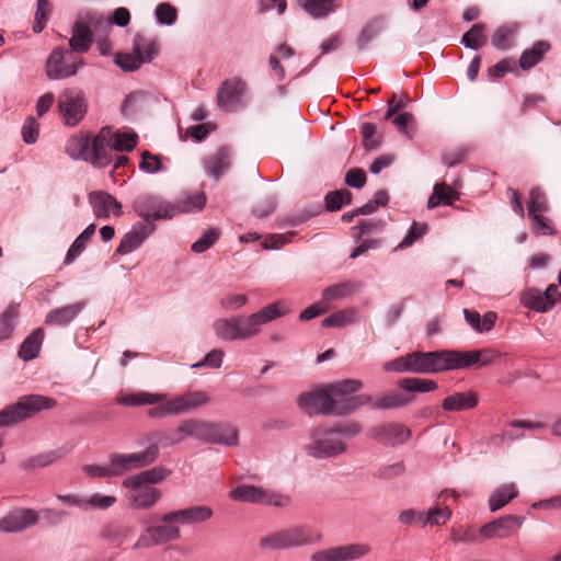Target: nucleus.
I'll use <instances>...</instances> for the list:
<instances>
[{
  "label": "nucleus",
  "mask_w": 561,
  "mask_h": 561,
  "mask_svg": "<svg viewBox=\"0 0 561 561\" xmlns=\"http://www.w3.org/2000/svg\"><path fill=\"white\" fill-rule=\"evenodd\" d=\"M369 436L387 446L402 445L411 437V430L402 423L389 422L369 430Z\"/></svg>",
  "instance_id": "nucleus-12"
},
{
  "label": "nucleus",
  "mask_w": 561,
  "mask_h": 561,
  "mask_svg": "<svg viewBox=\"0 0 561 561\" xmlns=\"http://www.w3.org/2000/svg\"><path fill=\"white\" fill-rule=\"evenodd\" d=\"M288 309L280 302L271 304L255 313L248 317L237 316L239 322L240 340H249L260 333V327L282 316H285Z\"/></svg>",
  "instance_id": "nucleus-7"
},
{
  "label": "nucleus",
  "mask_w": 561,
  "mask_h": 561,
  "mask_svg": "<svg viewBox=\"0 0 561 561\" xmlns=\"http://www.w3.org/2000/svg\"><path fill=\"white\" fill-rule=\"evenodd\" d=\"M163 399L162 394L140 391L118 397L117 403L124 407L153 405Z\"/></svg>",
  "instance_id": "nucleus-38"
},
{
  "label": "nucleus",
  "mask_w": 561,
  "mask_h": 561,
  "mask_svg": "<svg viewBox=\"0 0 561 561\" xmlns=\"http://www.w3.org/2000/svg\"><path fill=\"white\" fill-rule=\"evenodd\" d=\"M146 440L151 445H156L157 449H160V447L167 448L180 444L176 438L174 428L171 431H152L151 433L146 435Z\"/></svg>",
  "instance_id": "nucleus-50"
},
{
  "label": "nucleus",
  "mask_w": 561,
  "mask_h": 561,
  "mask_svg": "<svg viewBox=\"0 0 561 561\" xmlns=\"http://www.w3.org/2000/svg\"><path fill=\"white\" fill-rule=\"evenodd\" d=\"M67 154L75 160H91V138L89 135L73 136L66 146Z\"/></svg>",
  "instance_id": "nucleus-33"
},
{
  "label": "nucleus",
  "mask_w": 561,
  "mask_h": 561,
  "mask_svg": "<svg viewBox=\"0 0 561 561\" xmlns=\"http://www.w3.org/2000/svg\"><path fill=\"white\" fill-rule=\"evenodd\" d=\"M478 358V352L476 350H443V371L458 370L469 367L477 368Z\"/></svg>",
  "instance_id": "nucleus-21"
},
{
  "label": "nucleus",
  "mask_w": 561,
  "mask_h": 561,
  "mask_svg": "<svg viewBox=\"0 0 561 561\" xmlns=\"http://www.w3.org/2000/svg\"><path fill=\"white\" fill-rule=\"evenodd\" d=\"M138 136L135 133H114L115 151H131L137 145Z\"/></svg>",
  "instance_id": "nucleus-64"
},
{
  "label": "nucleus",
  "mask_w": 561,
  "mask_h": 561,
  "mask_svg": "<svg viewBox=\"0 0 561 561\" xmlns=\"http://www.w3.org/2000/svg\"><path fill=\"white\" fill-rule=\"evenodd\" d=\"M362 432V425L356 421H351L345 424H337L332 427H327L323 430V434L331 435V434H339L345 437H355Z\"/></svg>",
  "instance_id": "nucleus-63"
},
{
  "label": "nucleus",
  "mask_w": 561,
  "mask_h": 561,
  "mask_svg": "<svg viewBox=\"0 0 561 561\" xmlns=\"http://www.w3.org/2000/svg\"><path fill=\"white\" fill-rule=\"evenodd\" d=\"M337 0H298L302 9L312 18H325L335 9Z\"/></svg>",
  "instance_id": "nucleus-40"
},
{
  "label": "nucleus",
  "mask_w": 561,
  "mask_h": 561,
  "mask_svg": "<svg viewBox=\"0 0 561 561\" xmlns=\"http://www.w3.org/2000/svg\"><path fill=\"white\" fill-rule=\"evenodd\" d=\"M156 230L154 225H146L138 222L133 226L131 230L128 231L121 240L116 249V253L125 255L138 249L141 243L151 236Z\"/></svg>",
  "instance_id": "nucleus-20"
},
{
  "label": "nucleus",
  "mask_w": 561,
  "mask_h": 561,
  "mask_svg": "<svg viewBox=\"0 0 561 561\" xmlns=\"http://www.w3.org/2000/svg\"><path fill=\"white\" fill-rule=\"evenodd\" d=\"M85 307L87 302L84 300H80L55 308L46 314L45 323L51 327H67L79 317Z\"/></svg>",
  "instance_id": "nucleus-19"
},
{
  "label": "nucleus",
  "mask_w": 561,
  "mask_h": 561,
  "mask_svg": "<svg viewBox=\"0 0 561 561\" xmlns=\"http://www.w3.org/2000/svg\"><path fill=\"white\" fill-rule=\"evenodd\" d=\"M358 321V311L355 308H345L323 319L324 328H343Z\"/></svg>",
  "instance_id": "nucleus-41"
},
{
  "label": "nucleus",
  "mask_w": 561,
  "mask_h": 561,
  "mask_svg": "<svg viewBox=\"0 0 561 561\" xmlns=\"http://www.w3.org/2000/svg\"><path fill=\"white\" fill-rule=\"evenodd\" d=\"M133 51L139 54L145 62H150L159 51L158 42L154 38L136 34L133 39Z\"/></svg>",
  "instance_id": "nucleus-35"
},
{
  "label": "nucleus",
  "mask_w": 561,
  "mask_h": 561,
  "mask_svg": "<svg viewBox=\"0 0 561 561\" xmlns=\"http://www.w3.org/2000/svg\"><path fill=\"white\" fill-rule=\"evenodd\" d=\"M213 516V510L206 505L190 506L162 515L161 523H176L182 525L198 524L208 520Z\"/></svg>",
  "instance_id": "nucleus-16"
},
{
  "label": "nucleus",
  "mask_w": 561,
  "mask_h": 561,
  "mask_svg": "<svg viewBox=\"0 0 561 561\" xmlns=\"http://www.w3.org/2000/svg\"><path fill=\"white\" fill-rule=\"evenodd\" d=\"M66 53L67 51L60 47L55 48L50 53L46 61V75L49 79L59 80L75 76L77 73L80 62L64 65Z\"/></svg>",
  "instance_id": "nucleus-18"
},
{
  "label": "nucleus",
  "mask_w": 561,
  "mask_h": 561,
  "mask_svg": "<svg viewBox=\"0 0 561 561\" xmlns=\"http://www.w3.org/2000/svg\"><path fill=\"white\" fill-rule=\"evenodd\" d=\"M93 35L90 26L83 20H77L72 27V36L69 39V46L72 51L85 53L90 49Z\"/></svg>",
  "instance_id": "nucleus-26"
},
{
  "label": "nucleus",
  "mask_w": 561,
  "mask_h": 561,
  "mask_svg": "<svg viewBox=\"0 0 561 561\" xmlns=\"http://www.w3.org/2000/svg\"><path fill=\"white\" fill-rule=\"evenodd\" d=\"M517 26L515 24L497 27L491 37L492 45L499 50H508L513 46Z\"/></svg>",
  "instance_id": "nucleus-44"
},
{
  "label": "nucleus",
  "mask_w": 561,
  "mask_h": 561,
  "mask_svg": "<svg viewBox=\"0 0 561 561\" xmlns=\"http://www.w3.org/2000/svg\"><path fill=\"white\" fill-rule=\"evenodd\" d=\"M543 293L537 288L525 289L519 297L520 304L534 311L546 312L549 310V304L543 299Z\"/></svg>",
  "instance_id": "nucleus-43"
},
{
  "label": "nucleus",
  "mask_w": 561,
  "mask_h": 561,
  "mask_svg": "<svg viewBox=\"0 0 561 561\" xmlns=\"http://www.w3.org/2000/svg\"><path fill=\"white\" fill-rule=\"evenodd\" d=\"M44 341V330L37 328L25 337L19 350V357L25 362L32 360L38 356Z\"/></svg>",
  "instance_id": "nucleus-34"
},
{
  "label": "nucleus",
  "mask_w": 561,
  "mask_h": 561,
  "mask_svg": "<svg viewBox=\"0 0 561 561\" xmlns=\"http://www.w3.org/2000/svg\"><path fill=\"white\" fill-rule=\"evenodd\" d=\"M231 152L227 147H220L214 154L207 157L204 161L206 172L218 180L220 175L230 168Z\"/></svg>",
  "instance_id": "nucleus-25"
},
{
  "label": "nucleus",
  "mask_w": 561,
  "mask_h": 561,
  "mask_svg": "<svg viewBox=\"0 0 561 561\" xmlns=\"http://www.w3.org/2000/svg\"><path fill=\"white\" fill-rule=\"evenodd\" d=\"M116 503V497L113 495H104L101 493H93L84 496V511L100 510L105 511Z\"/></svg>",
  "instance_id": "nucleus-56"
},
{
  "label": "nucleus",
  "mask_w": 561,
  "mask_h": 561,
  "mask_svg": "<svg viewBox=\"0 0 561 561\" xmlns=\"http://www.w3.org/2000/svg\"><path fill=\"white\" fill-rule=\"evenodd\" d=\"M164 399L156 403L148 410V416L151 419H164L178 415L173 399H168L165 393H161Z\"/></svg>",
  "instance_id": "nucleus-57"
},
{
  "label": "nucleus",
  "mask_w": 561,
  "mask_h": 561,
  "mask_svg": "<svg viewBox=\"0 0 561 561\" xmlns=\"http://www.w3.org/2000/svg\"><path fill=\"white\" fill-rule=\"evenodd\" d=\"M459 193L445 183H436L427 201V208L434 209L440 205L450 206L459 199Z\"/></svg>",
  "instance_id": "nucleus-32"
},
{
  "label": "nucleus",
  "mask_w": 561,
  "mask_h": 561,
  "mask_svg": "<svg viewBox=\"0 0 561 561\" xmlns=\"http://www.w3.org/2000/svg\"><path fill=\"white\" fill-rule=\"evenodd\" d=\"M357 290V285L345 282L327 287L322 293V300L327 304L332 300L346 298Z\"/></svg>",
  "instance_id": "nucleus-47"
},
{
  "label": "nucleus",
  "mask_w": 561,
  "mask_h": 561,
  "mask_svg": "<svg viewBox=\"0 0 561 561\" xmlns=\"http://www.w3.org/2000/svg\"><path fill=\"white\" fill-rule=\"evenodd\" d=\"M134 211L147 224L161 219H171L174 217L172 203L152 194H140L133 202Z\"/></svg>",
  "instance_id": "nucleus-6"
},
{
  "label": "nucleus",
  "mask_w": 561,
  "mask_h": 561,
  "mask_svg": "<svg viewBox=\"0 0 561 561\" xmlns=\"http://www.w3.org/2000/svg\"><path fill=\"white\" fill-rule=\"evenodd\" d=\"M207 202V196L204 192L183 194L174 204V216L176 214H188L201 211Z\"/></svg>",
  "instance_id": "nucleus-29"
},
{
  "label": "nucleus",
  "mask_w": 561,
  "mask_h": 561,
  "mask_svg": "<svg viewBox=\"0 0 561 561\" xmlns=\"http://www.w3.org/2000/svg\"><path fill=\"white\" fill-rule=\"evenodd\" d=\"M19 307V304L12 302L0 313V342L12 336L20 314Z\"/></svg>",
  "instance_id": "nucleus-36"
},
{
  "label": "nucleus",
  "mask_w": 561,
  "mask_h": 561,
  "mask_svg": "<svg viewBox=\"0 0 561 561\" xmlns=\"http://www.w3.org/2000/svg\"><path fill=\"white\" fill-rule=\"evenodd\" d=\"M385 371L410 374L443 373V350L432 352L414 351L389 360L382 366Z\"/></svg>",
  "instance_id": "nucleus-1"
},
{
  "label": "nucleus",
  "mask_w": 561,
  "mask_h": 561,
  "mask_svg": "<svg viewBox=\"0 0 561 561\" xmlns=\"http://www.w3.org/2000/svg\"><path fill=\"white\" fill-rule=\"evenodd\" d=\"M363 137V147L365 150H377L381 145V136L377 135L376 125L369 122L363 123L360 126Z\"/></svg>",
  "instance_id": "nucleus-54"
},
{
  "label": "nucleus",
  "mask_w": 561,
  "mask_h": 561,
  "mask_svg": "<svg viewBox=\"0 0 561 561\" xmlns=\"http://www.w3.org/2000/svg\"><path fill=\"white\" fill-rule=\"evenodd\" d=\"M520 525L522 518L515 515H506L500 517L491 523L483 525L480 528V535L484 538H503L512 531V525Z\"/></svg>",
  "instance_id": "nucleus-24"
},
{
  "label": "nucleus",
  "mask_w": 561,
  "mask_h": 561,
  "mask_svg": "<svg viewBox=\"0 0 561 561\" xmlns=\"http://www.w3.org/2000/svg\"><path fill=\"white\" fill-rule=\"evenodd\" d=\"M58 111L65 125H78L88 112V102L84 92L78 88H67L58 95Z\"/></svg>",
  "instance_id": "nucleus-5"
},
{
  "label": "nucleus",
  "mask_w": 561,
  "mask_h": 561,
  "mask_svg": "<svg viewBox=\"0 0 561 561\" xmlns=\"http://www.w3.org/2000/svg\"><path fill=\"white\" fill-rule=\"evenodd\" d=\"M247 83L238 77L226 79L217 90V105L219 108L231 112L241 103Z\"/></svg>",
  "instance_id": "nucleus-13"
},
{
  "label": "nucleus",
  "mask_w": 561,
  "mask_h": 561,
  "mask_svg": "<svg viewBox=\"0 0 561 561\" xmlns=\"http://www.w3.org/2000/svg\"><path fill=\"white\" fill-rule=\"evenodd\" d=\"M398 386L407 392H431L437 389V383L431 379L403 378L398 381Z\"/></svg>",
  "instance_id": "nucleus-49"
},
{
  "label": "nucleus",
  "mask_w": 561,
  "mask_h": 561,
  "mask_svg": "<svg viewBox=\"0 0 561 561\" xmlns=\"http://www.w3.org/2000/svg\"><path fill=\"white\" fill-rule=\"evenodd\" d=\"M62 456L64 453L60 449L42 453L23 461L21 463V468L24 470H35L37 468H44L59 460Z\"/></svg>",
  "instance_id": "nucleus-46"
},
{
  "label": "nucleus",
  "mask_w": 561,
  "mask_h": 561,
  "mask_svg": "<svg viewBox=\"0 0 561 561\" xmlns=\"http://www.w3.org/2000/svg\"><path fill=\"white\" fill-rule=\"evenodd\" d=\"M548 203L545 193L539 187H533L527 203L528 216L548 211Z\"/></svg>",
  "instance_id": "nucleus-55"
},
{
  "label": "nucleus",
  "mask_w": 561,
  "mask_h": 561,
  "mask_svg": "<svg viewBox=\"0 0 561 561\" xmlns=\"http://www.w3.org/2000/svg\"><path fill=\"white\" fill-rule=\"evenodd\" d=\"M96 226L94 224L89 225L73 241L69 248L65 263L70 264L77 256L84 250L85 243L92 238L95 232Z\"/></svg>",
  "instance_id": "nucleus-48"
},
{
  "label": "nucleus",
  "mask_w": 561,
  "mask_h": 561,
  "mask_svg": "<svg viewBox=\"0 0 561 561\" xmlns=\"http://www.w3.org/2000/svg\"><path fill=\"white\" fill-rule=\"evenodd\" d=\"M321 211V206L318 205L313 208H304L297 215L286 216L279 220L278 226L283 227H296L302 222H306L310 218L314 217Z\"/></svg>",
  "instance_id": "nucleus-59"
},
{
  "label": "nucleus",
  "mask_w": 561,
  "mask_h": 561,
  "mask_svg": "<svg viewBox=\"0 0 561 561\" xmlns=\"http://www.w3.org/2000/svg\"><path fill=\"white\" fill-rule=\"evenodd\" d=\"M485 26L482 23L473 24L461 37V44L470 49H478L485 43Z\"/></svg>",
  "instance_id": "nucleus-51"
},
{
  "label": "nucleus",
  "mask_w": 561,
  "mask_h": 561,
  "mask_svg": "<svg viewBox=\"0 0 561 561\" xmlns=\"http://www.w3.org/2000/svg\"><path fill=\"white\" fill-rule=\"evenodd\" d=\"M130 489L128 501L138 510L152 507L161 497L162 493L153 486H127Z\"/></svg>",
  "instance_id": "nucleus-23"
},
{
  "label": "nucleus",
  "mask_w": 561,
  "mask_h": 561,
  "mask_svg": "<svg viewBox=\"0 0 561 561\" xmlns=\"http://www.w3.org/2000/svg\"><path fill=\"white\" fill-rule=\"evenodd\" d=\"M171 471L164 467H153L149 470L130 476L123 481L124 486H142L159 483L165 479Z\"/></svg>",
  "instance_id": "nucleus-27"
},
{
  "label": "nucleus",
  "mask_w": 561,
  "mask_h": 561,
  "mask_svg": "<svg viewBox=\"0 0 561 561\" xmlns=\"http://www.w3.org/2000/svg\"><path fill=\"white\" fill-rule=\"evenodd\" d=\"M115 477L122 476L129 470H134L131 457L129 454L112 453L108 456Z\"/></svg>",
  "instance_id": "nucleus-60"
},
{
  "label": "nucleus",
  "mask_w": 561,
  "mask_h": 561,
  "mask_svg": "<svg viewBox=\"0 0 561 561\" xmlns=\"http://www.w3.org/2000/svg\"><path fill=\"white\" fill-rule=\"evenodd\" d=\"M261 505H272L275 507L285 508L291 505V497L280 492L263 489Z\"/></svg>",
  "instance_id": "nucleus-61"
},
{
  "label": "nucleus",
  "mask_w": 561,
  "mask_h": 561,
  "mask_svg": "<svg viewBox=\"0 0 561 561\" xmlns=\"http://www.w3.org/2000/svg\"><path fill=\"white\" fill-rule=\"evenodd\" d=\"M199 425H201L199 419H187V420L182 421L174 428L179 443L181 444L187 437H193V438L199 440Z\"/></svg>",
  "instance_id": "nucleus-52"
},
{
  "label": "nucleus",
  "mask_w": 561,
  "mask_h": 561,
  "mask_svg": "<svg viewBox=\"0 0 561 561\" xmlns=\"http://www.w3.org/2000/svg\"><path fill=\"white\" fill-rule=\"evenodd\" d=\"M414 401V396L398 391H389L382 394L377 400H371V407L376 410H390L399 409L411 404Z\"/></svg>",
  "instance_id": "nucleus-30"
},
{
  "label": "nucleus",
  "mask_w": 561,
  "mask_h": 561,
  "mask_svg": "<svg viewBox=\"0 0 561 561\" xmlns=\"http://www.w3.org/2000/svg\"><path fill=\"white\" fill-rule=\"evenodd\" d=\"M298 404L309 415H330L332 413L330 386L299 396Z\"/></svg>",
  "instance_id": "nucleus-15"
},
{
  "label": "nucleus",
  "mask_w": 561,
  "mask_h": 561,
  "mask_svg": "<svg viewBox=\"0 0 561 561\" xmlns=\"http://www.w3.org/2000/svg\"><path fill=\"white\" fill-rule=\"evenodd\" d=\"M320 539L321 536L310 528L297 525L261 538L260 547L270 550H284L314 543Z\"/></svg>",
  "instance_id": "nucleus-3"
},
{
  "label": "nucleus",
  "mask_w": 561,
  "mask_h": 561,
  "mask_svg": "<svg viewBox=\"0 0 561 561\" xmlns=\"http://www.w3.org/2000/svg\"><path fill=\"white\" fill-rule=\"evenodd\" d=\"M238 318L218 319L214 323V330L218 337L225 341L240 340V331L238 327Z\"/></svg>",
  "instance_id": "nucleus-42"
},
{
  "label": "nucleus",
  "mask_w": 561,
  "mask_h": 561,
  "mask_svg": "<svg viewBox=\"0 0 561 561\" xmlns=\"http://www.w3.org/2000/svg\"><path fill=\"white\" fill-rule=\"evenodd\" d=\"M551 45L547 41L536 42L531 48L525 49L519 57V67L522 70H529L539 64L543 56L550 50Z\"/></svg>",
  "instance_id": "nucleus-31"
},
{
  "label": "nucleus",
  "mask_w": 561,
  "mask_h": 561,
  "mask_svg": "<svg viewBox=\"0 0 561 561\" xmlns=\"http://www.w3.org/2000/svg\"><path fill=\"white\" fill-rule=\"evenodd\" d=\"M478 402V396L472 391L456 392L443 400L442 408L445 411H463L473 409Z\"/></svg>",
  "instance_id": "nucleus-28"
},
{
  "label": "nucleus",
  "mask_w": 561,
  "mask_h": 561,
  "mask_svg": "<svg viewBox=\"0 0 561 561\" xmlns=\"http://www.w3.org/2000/svg\"><path fill=\"white\" fill-rule=\"evenodd\" d=\"M38 523V513L32 508L13 510L0 518V533H21Z\"/></svg>",
  "instance_id": "nucleus-14"
},
{
  "label": "nucleus",
  "mask_w": 561,
  "mask_h": 561,
  "mask_svg": "<svg viewBox=\"0 0 561 561\" xmlns=\"http://www.w3.org/2000/svg\"><path fill=\"white\" fill-rule=\"evenodd\" d=\"M55 405L56 401L48 397L39 394L21 397L15 404L0 411V427L16 424L34 416L42 410L51 409Z\"/></svg>",
  "instance_id": "nucleus-4"
},
{
  "label": "nucleus",
  "mask_w": 561,
  "mask_h": 561,
  "mask_svg": "<svg viewBox=\"0 0 561 561\" xmlns=\"http://www.w3.org/2000/svg\"><path fill=\"white\" fill-rule=\"evenodd\" d=\"M262 495L263 488L252 484L238 485L229 492L232 500L253 504H261Z\"/></svg>",
  "instance_id": "nucleus-39"
},
{
  "label": "nucleus",
  "mask_w": 561,
  "mask_h": 561,
  "mask_svg": "<svg viewBox=\"0 0 561 561\" xmlns=\"http://www.w3.org/2000/svg\"><path fill=\"white\" fill-rule=\"evenodd\" d=\"M324 428H317L311 434V442L305 447L308 456L324 459L336 457L346 451V444L335 438L321 437Z\"/></svg>",
  "instance_id": "nucleus-11"
},
{
  "label": "nucleus",
  "mask_w": 561,
  "mask_h": 561,
  "mask_svg": "<svg viewBox=\"0 0 561 561\" xmlns=\"http://www.w3.org/2000/svg\"><path fill=\"white\" fill-rule=\"evenodd\" d=\"M88 198L96 218H108L111 213L116 217L123 214L122 204L105 191H92Z\"/></svg>",
  "instance_id": "nucleus-17"
},
{
  "label": "nucleus",
  "mask_w": 561,
  "mask_h": 561,
  "mask_svg": "<svg viewBox=\"0 0 561 561\" xmlns=\"http://www.w3.org/2000/svg\"><path fill=\"white\" fill-rule=\"evenodd\" d=\"M114 133L111 127L101 128L98 135L91 139L90 163L96 168H105L113 161Z\"/></svg>",
  "instance_id": "nucleus-10"
},
{
  "label": "nucleus",
  "mask_w": 561,
  "mask_h": 561,
  "mask_svg": "<svg viewBox=\"0 0 561 561\" xmlns=\"http://www.w3.org/2000/svg\"><path fill=\"white\" fill-rule=\"evenodd\" d=\"M178 415L197 410L210 402V396L203 390L186 391L180 396L172 398Z\"/></svg>",
  "instance_id": "nucleus-22"
},
{
  "label": "nucleus",
  "mask_w": 561,
  "mask_h": 561,
  "mask_svg": "<svg viewBox=\"0 0 561 561\" xmlns=\"http://www.w3.org/2000/svg\"><path fill=\"white\" fill-rule=\"evenodd\" d=\"M340 561L356 560L370 551L367 543H352L337 547Z\"/></svg>",
  "instance_id": "nucleus-58"
},
{
  "label": "nucleus",
  "mask_w": 561,
  "mask_h": 561,
  "mask_svg": "<svg viewBox=\"0 0 561 561\" xmlns=\"http://www.w3.org/2000/svg\"><path fill=\"white\" fill-rule=\"evenodd\" d=\"M181 530L176 523L148 527L138 538L133 549L150 548L180 539Z\"/></svg>",
  "instance_id": "nucleus-9"
},
{
  "label": "nucleus",
  "mask_w": 561,
  "mask_h": 561,
  "mask_svg": "<svg viewBox=\"0 0 561 561\" xmlns=\"http://www.w3.org/2000/svg\"><path fill=\"white\" fill-rule=\"evenodd\" d=\"M133 534V528L127 525H106L101 529V537L118 547Z\"/></svg>",
  "instance_id": "nucleus-45"
},
{
  "label": "nucleus",
  "mask_w": 561,
  "mask_h": 561,
  "mask_svg": "<svg viewBox=\"0 0 561 561\" xmlns=\"http://www.w3.org/2000/svg\"><path fill=\"white\" fill-rule=\"evenodd\" d=\"M517 496V490L514 483H505L495 489L489 499L491 512H496Z\"/></svg>",
  "instance_id": "nucleus-37"
},
{
  "label": "nucleus",
  "mask_w": 561,
  "mask_h": 561,
  "mask_svg": "<svg viewBox=\"0 0 561 561\" xmlns=\"http://www.w3.org/2000/svg\"><path fill=\"white\" fill-rule=\"evenodd\" d=\"M451 511L448 507H432L424 513L422 526L426 525H444L450 517Z\"/></svg>",
  "instance_id": "nucleus-62"
},
{
  "label": "nucleus",
  "mask_w": 561,
  "mask_h": 561,
  "mask_svg": "<svg viewBox=\"0 0 561 561\" xmlns=\"http://www.w3.org/2000/svg\"><path fill=\"white\" fill-rule=\"evenodd\" d=\"M363 383L358 379H345L330 385L332 413L335 415H347L355 412L360 407L369 404L371 397L367 394H358L347 397L360 390Z\"/></svg>",
  "instance_id": "nucleus-2"
},
{
  "label": "nucleus",
  "mask_w": 561,
  "mask_h": 561,
  "mask_svg": "<svg viewBox=\"0 0 561 561\" xmlns=\"http://www.w3.org/2000/svg\"><path fill=\"white\" fill-rule=\"evenodd\" d=\"M238 435V428L230 423L201 420L199 440L203 443L237 446L239 443Z\"/></svg>",
  "instance_id": "nucleus-8"
},
{
  "label": "nucleus",
  "mask_w": 561,
  "mask_h": 561,
  "mask_svg": "<svg viewBox=\"0 0 561 561\" xmlns=\"http://www.w3.org/2000/svg\"><path fill=\"white\" fill-rule=\"evenodd\" d=\"M160 450L157 449L156 445H149L145 450L137 451V453H130L133 466L135 469H139L142 467L150 466L153 463L158 457H159Z\"/></svg>",
  "instance_id": "nucleus-53"
}]
</instances>
